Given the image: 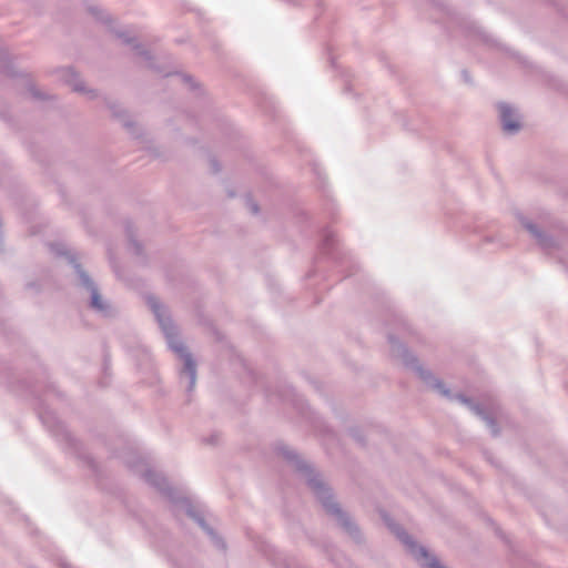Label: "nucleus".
I'll return each mask as SVG.
<instances>
[{
    "mask_svg": "<svg viewBox=\"0 0 568 568\" xmlns=\"http://www.w3.org/2000/svg\"><path fill=\"white\" fill-rule=\"evenodd\" d=\"M276 452L281 455L305 481L307 488L315 499L321 504L325 514L329 516L336 525L347 534L356 544L364 542V536L354 520V518L344 510L335 500L332 487L325 480L323 474L318 471L311 463L303 459L296 450L285 444L276 445Z\"/></svg>",
    "mask_w": 568,
    "mask_h": 568,
    "instance_id": "1",
    "label": "nucleus"
},
{
    "mask_svg": "<svg viewBox=\"0 0 568 568\" xmlns=\"http://www.w3.org/2000/svg\"><path fill=\"white\" fill-rule=\"evenodd\" d=\"M118 456L123 459L130 469L141 474L142 478L150 486L166 497L174 506L182 508L185 514L203 529L216 548L225 549L223 538L206 523L203 509L194 505L190 498L182 496L179 490L169 484L163 474L151 469L144 457L132 449L123 454H118Z\"/></svg>",
    "mask_w": 568,
    "mask_h": 568,
    "instance_id": "2",
    "label": "nucleus"
},
{
    "mask_svg": "<svg viewBox=\"0 0 568 568\" xmlns=\"http://www.w3.org/2000/svg\"><path fill=\"white\" fill-rule=\"evenodd\" d=\"M388 343L390 345L392 355L402 359L403 363L408 368L413 369L427 386L449 400H456L465 405L474 415L485 422L494 437L499 435V428L495 418L480 404L475 403L471 398L462 393H452L439 378L435 377L430 371L424 368L419 364L418 358L394 334H388Z\"/></svg>",
    "mask_w": 568,
    "mask_h": 568,
    "instance_id": "3",
    "label": "nucleus"
},
{
    "mask_svg": "<svg viewBox=\"0 0 568 568\" xmlns=\"http://www.w3.org/2000/svg\"><path fill=\"white\" fill-rule=\"evenodd\" d=\"M146 302L165 336L169 348L182 361L180 381L181 383L186 382V392L190 394L196 384V363L186 346L179 339L178 328L174 325L166 306L154 296H149Z\"/></svg>",
    "mask_w": 568,
    "mask_h": 568,
    "instance_id": "4",
    "label": "nucleus"
},
{
    "mask_svg": "<svg viewBox=\"0 0 568 568\" xmlns=\"http://www.w3.org/2000/svg\"><path fill=\"white\" fill-rule=\"evenodd\" d=\"M39 418L43 426L55 438L62 449L74 456L83 467H87L95 477L100 476V467L91 455L84 449L83 445L70 433L64 423L55 413L41 403L38 410Z\"/></svg>",
    "mask_w": 568,
    "mask_h": 568,
    "instance_id": "5",
    "label": "nucleus"
},
{
    "mask_svg": "<svg viewBox=\"0 0 568 568\" xmlns=\"http://www.w3.org/2000/svg\"><path fill=\"white\" fill-rule=\"evenodd\" d=\"M51 250L55 255L65 257L68 263L72 266L78 277V286L90 294V308L104 317H113L116 314L115 308L108 301L103 300L97 283L83 268L82 264L79 262L78 255L61 243L51 244Z\"/></svg>",
    "mask_w": 568,
    "mask_h": 568,
    "instance_id": "6",
    "label": "nucleus"
},
{
    "mask_svg": "<svg viewBox=\"0 0 568 568\" xmlns=\"http://www.w3.org/2000/svg\"><path fill=\"white\" fill-rule=\"evenodd\" d=\"M388 527L422 568H446L426 547L418 545L399 524L388 523Z\"/></svg>",
    "mask_w": 568,
    "mask_h": 568,
    "instance_id": "7",
    "label": "nucleus"
},
{
    "mask_svg": "<svg viewBox=\"0 0 568 568\" xmlns=\"http://www.w3.org/2000/svg\"><path fill=\"white\" fill-rule=\"evenodd\" d=\"M88 10L97 20L109 26L110 30L116 36L118 39L122 41V43L132 45V49L135 52V54L143 58L148 62L149 68L156 69V67L153 63V57L151 52L148 49H145L140 42H136L135 37L132 36L129 30L115 29L114 27H112L113 19L111 18V16L97 6H91Z\"/></svg>",
    "mask_w": 568,
    "mask_h": 568,
    "instance_id": "8",
    "label": "nucleus"
},
{
    "mask_svg": "<svg viewBox=\"0 0 568 568\" xmlns=\"http://www.w3.org/2000/svg\"><path fill=\"white\" fill-rule=\"evenodd\" d=\"M280 397L283 402H287L293 405V407L303 415L313 427L325 435H331L332 429L321 419V417L313 412L304 397L300 395L294 387L285 386L280 392Z\"/></svg>",
    "mask_w": 568,
    "mask_h": 568,
    "instance_id": "9",
    "label": "nucleus"
},
{
    "mask_svg": "<svg viewBox=\"0 0 568 568\" xmlns=\"http://www.w3.org/2000/svg\"><path fill=\"white\" fill-rule=\"evenodd\" d=\"M321 254L327 256L339 263L341 265L349 264L352 271L348 275H352L356 272L357 265L353 262L351 257L347 256L346 252L341 247L338 240L335 237V233L331 229H324L321 233V243H320Z\"/></svg>",
    "mask_w": 568,
    "mask_h": 568,
    "instance_id": "10",
    "label": "nucleus"
},
{
    "mask_svg": "<svg viewBox=\"0 0 568 568\" xmlns=\"http://www.w3.org/2000/svg\"><path fill=\"white\" fill-rule=\"evenodd\" d=\"M452 22L456 26V28L459 30V32L465 36L466 38L477 42L481 43L487 47H497V41L488 34L486 31H484L476 21L464 17V16H457L454 14L452 18Z\"/></svg>",
    "mask_w": 568,
    "mask_h": 568,
    "instance_id": "11",
    "label": "nucleus"
},
{
    "mask_svg": "<svg viewBox=\"0 0 568 568\" xmlns=\"http://www.w3.org/2000/svg\"><path fill=\"white\" fill-rule=\"evenodd\" d=\"M521 226L531 235L539 247L545 252H551L557 247V241L554 236L544 232L536 223L523 214H518Z\"/></svg>",
    "mask_w": 568,
    "mask_h": 568,
    "instance_id": "12",
    "label": "nucleus"
},
{
    "mask_svg": "<svg viewBox=\"0 0 568 568\" xmlns=\"http://www.w3.org/2000/svg\"><path fill=\"white\" fill-rule=\"evenodd\" d=\"M499 112V121L504 133L514 135L521 129V122L519 113L510 104L506 102H499L497 104Z\"/></svg>",
    "mask_w": 568,
    "mask_h": 568,
    "instance_id": "13",
    "label": "nucleus"
},
{
    "mask_svg": "<svg viewBox=\"0 0 568 568\" xmlns=\"http://www.w3.org/2000/svg\"><path fill=\"white\" fill-rule=\"evenodd\" d=\"M105 105L111 110L113 116L118 118L122 125L129 131L134 138H139V129L133 120L128 114L126 110L122 108L116 101L110 100L106 97L103 98Z\"/></svg>",
    "mask_w": 568,
    "mask_h": 568,
    "instance_id": "14",
    "label": "nucleus"
},
{
    "mask_svg": "<svg viewBox=\"0 0 568 568\" xmlns=\"http://www.w3.org/2000/svg\"><path fill=\"white\" fill-rule=\"evenodd\" d=\"M62 78L72 87V90L85 94L90 100L99 98V92L93 89H87L79 74L72 68L61 70Z\"/></svg>",
    "mask_w": 568,
    "mask_h": 568,
    "instance_id": "15",
    "label": "nucleus"
},
{
    "mask_svg": "<svg viewBox=\"0 0 568 568\" xmlns=\"http://www.w3.org/2000/svg\"><path fill=\"white\" fill-rule=\"evenodd\" d=\"M125 233H126V237L129 241V247L133 252V254H135L136 256H143V246L135 239V232H134L132 223L126 224Z\"/></svg>",
    "mask_w": 568,
    "mask_h": 568,
    "instance_id": "16",
    "label": "nucleus"
},
{
    "mask_svg": "<svg viewBox=\"0 0 568 568\" xmlns=\"http://www.w3.org/2000/svg\"><path fill=\"white\" fill-rule=\"evenodd\" d=\"M26 84H27L28 92L31 94V97L34 100H45L48 98L47 94H44L43 92H41L40 90H38L36 88V85L31 82L30 79H26Z\"/></svg>",
    "mask_w": 568,
    "mask_h": 568,
    "instance_id": "17",
    "label": "nucleus"
},
{
    "mask_svg": "<svg viewBox=\"0 0 568 568\" xmlns=\"http://www.w3.org/2000/svg\"><path fill=\"white\" fill-rule=\"evenodd\" d=\"M348 432H349V435H351V436H352V437H353V438H354L358 444H361L362 446H364V445H365V443H366V442H365V437H364V435H363L362 430H361L358 427H351V428L348 429Z\"/></svg>",
    "mask_w": 568,
    "mask_h": 568,
    "instance_id": "18",
    "label": "nucleus"
},
{
    "mask_svg": "<svg viewBox=\"0 0 568 568\" xmlns=\"http://www.w3.org/2000/svg\"><path fill=\"white\" fill-rule=\"evenodd\" d=\"M260 103H261V108L265 112H271L272 111L273 102L267 97H264L263 100Z\"/></svg>",
    "mask_w": 568,
    "mask_h": 568,
    "instance_id": "19",
    "label": "nucleus"
},
{
    "mask_svg": "<svg viewBox=\"0 0 568 568\" xmlns=\"http://www.w3.org/2000/svg\"><path fill=\"white\" fill-rule=\"evenodd\" d=\"M246 203H247V206H248V209L251 210V212L253 214H257L258 213L260 207H258V204L256 202H254L251 199H247Z\"/></svg>",
    "mask_w": 568,
    "mask_h": 568,
    "instance_id": "20",
    "label": "nucleus"
},
{
    "mask_svg": "<svg viewBox=\"0 0 568 568\" xmlns=\"http://www.w3.org/2000/svg\"><path fill=\"white\" fill-rule=\"evenodd\" d=\"M26 288L27 290H32L36 293H38V292H40L41 285L38 282L32 281V282H28L26 284Z\"/></svg>",
    "mask_w": 568,
    "mask_h": 568,
    "instance_id": "21",
    "label": "nucleus"
},
{
    "mask_svg": "<svg viewBox=\"0 0 568 568\" xmlns=\"http://www.w3.org/2000/svg\"><path fill=\"white\" fill-rule=\"evenodd\" d=\"M182 80L184 83L189 84L191 89H194L195 88V83H194V80L191 75L189 74H183L182 75Z\"/></svg>",
    "mask_w": 568,
    "mask_h": 568,
    "instance_id": "22",
    "label": "nucleus"
},
{
    "mask_svg": "<svg viewBox=\"0 0 568 568\" xmlns=\"http://www.w3.org/2000/svg\"><path fill=\"white\" fill-rule=\"evenodd\" d=\"M210 163H211L212 171L214 173H219L221 171V166H220L217 160L211 159Z\"/></svg>",
    "mask_w": 568,
    "mask_h": 568,
    "instance_id": "23",
    "label": "nucleus"
},
{
    "mask_svg": "<svg viewBox=\"0 0 568 568\" xmlns=\"http://www.w3.org/2000/svg\"><path fill=\"white\" fill-rule=\"evenodd\" d=\"M462 78H463L465 83H467V84H471L473 83V81L470 79V75H469V72L467 70H463L462 71Z\"/></svg>",
    "mask_w": 568,
    "mask_h": 568,
    "instance_id": "24",
    "label": "nucleus"
},
{
    "mask_svg": "<svg viewBox=\"0 0 568 568\" xmlns=\"http://www.w3.org/2000/svg\"><path fill=\"white\" fill-rule=\"evenodd\" d=\"M47 393H48V394H54V395H57V396H60V395H61V394H60V392L55 388V386H54L53 384H49V385L47 386Z\"/></svg>",
    "mask_w": 568,
    "mask_h": 568,
    "instance_id": "25",
    "label": "nucleus"
},
{
    "mask_svg": "<svg viewBox=\"0 0 568 568\" xmlns=\"http://www.w3.org/2000/svg\"><path fill=\"white\" fill-rule=\"evenodd\" d=\"M24 387L32 394V395H37L38 394V389L36 386L33 385H30V384H27L24 385Z\"/></svg>",
    "mask_w": 568,
    "mask_h": 568,
    "instance_id": "26",
    "label": "nucleus"
},
{
    "mask_svg": "<svg viewBox=\"0 0 568 568\" xmlns=\"http://www.w3.org/2000/svg\"><path fill=\"white\" fill-rule=\"evenodd\" d=\"M496 240L493 235H487L484 237V243H493Z\"/></svg>",
    "mask_w": 568,
    "mask_h": 568,
    "instance_id": "27",
    "label": "nucleus"
},
{
    "mask_svg": "<svg viewBox=\"0 0 568 568\" xmlns=\"http://www.w3.org/2000/svg\"><path fill=\"white\" fill-rule=\"evenodd\" d=\"M0 118L4 121H8L9 120V114L7 111H1L0 110Z\"/></svg>",
    "mask_w": 568,
    "mask_h": 568,
    "instance_id": "28",
    "label": "nucleus"
},
{
    "mask_svg": "<svg viewBox=\"0 0 568 568\" xmlns=\"http://www.w3.org/2000/svg\"><path fill=\"white\" fill-rule=\"evenodd\" d=\"M306 378L308 379V382H310L311 384H313V385H314L315 389L320 390V385H318V383H317L315 379L308 378V376H307V375H306Z\"/></svg>",
    "mask_w": 568,
    "mask_h": 568,
    "instance_id": "29",
    "label": "nucleus"
},
{
    "mask_svg": "<svg viewBox=\"0 0 568 568\" xmlns=\"http://www.w3.org/2000/svg\"><path fill=\"white\" fill-rule=\"evenodd\" d=\"M215 443H216V439H215V437H211V438H210V440H209V444H212V445H214Z\"/></svg>",
    "mask_w": 568,
    "mask_h": 568,
    "instance_id": "30",
    "label": "nucleus"
},
{
    "mask_svg": "<svg viewBox=\"0 0 568 568\" xmlns=\"http://www.w3.org/2000/svg\"><path fill=\"white\" fill-rule=\"evenodd\" d=\"M29 568H36V567H29Z\"/></svg>",
    "mask_w": 568,
    "mask_h": 568,
    "instance_id": "31",
    "label": "nucleus"
},
{
    "mask_svg": "<svg viewBox=\"0 0 568 568\" xmlns=\"http://www.w3.org/2000/svg\"><path fill=\"white\" fill-rule=\"evenodd\" d=\"M65 568H70V567H65Z\"/></svg>",
    "mask_w": 568,
    "mask_h": 568,
    "instance_id": "32",
    "label": "nucleus"
}]
</instances>
